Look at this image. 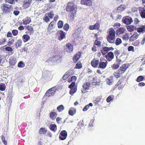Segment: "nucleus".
Instances as JSON below:
<instances>
[{"mask_svg": "<svg viewBox=\"0 0 145 145\" xmlns=\"http://www.w3.org/2000/svg\"><path fill=\"white\" fill-rule=\"evenodd\" d=\"M75 82H72L70 84V85L69 86V88H74V86H75Z\"/></svg>", "mask_w": 145, "mask_h": 145, "instance_id": "0e129e2a", "label": "nucleus"}, {"mask_svg": "<svg viewBox=\"0 0 145 145\" xmlns=\"http://www.w3.org/2000/svg\"><path fill=\"white\" fill-rule=\"evenodd\" d=\"M76 79H77V77L76 76H73L71 77V78L70 79V80H69L70 78H69V82H71V81H74V82L76 80Z\"/></svg>", "mask_w": 145, "mask_h": 145, "instance_id": "de8ad7c7", "label": "nucleus"}, {"mask_svg": "<svg viewBox=\"0 0 145 145\" xmlns=\"http://www.w3.org/2000/svg\"><path fill=\"white\" fill-rule=\"evenodd\" d=\"M6 88V85L4 83H1L0 84V90L4 91L5 90Z\"/></svg>", "mask_w": 145, "mask_h": 145, "instance_id": "7c9ffc66", "label": "nucleus"}, {"mask_svg": "<svg viewBox=\"0 0 145 145\" xmlns=\"http://www.w3.org/2000/svg\"><path fill=\"white\" fill-rule=\"evenodd\" d=\"M57 114L55 112H51L50 114V118L52 120H54L57 116Z\"/></svg>", "mask_w": 145, "mask_h": 145, "instance_id": "412c9836", "label": "nucleus"}, {"mask_svg": "<svg viewBox=\"0 0 145 145\" xmlns=\"http://www.w3.org/2000/svg\"><path fill=\"white\" fill-rule=\"evenodd\" d=\"M20 13V11L18 10H14L13 12L15 16H17Z\"/></svg>", "mask_w": 145, "mask_h": 145, "instance_id": "774afa93", "label": "nucleus"}, {"mask_svg": "<svg viewBox=\"0 0 145 145\" xmlns=\"http://www.w3.org/2000/svg\"><path fill=\"white\" fill-rule=\"evenodd\" d=\"M5 2L10 4H13L15 3L14 0H5Z\"/></svg>", "mask_w": 145, "mask_h": 145, "instance_id": "6e6d98bb", "label": "nucleus"}, {"mask_svg": "<svg viewBox=\"0 0 145 145\" xmlns=\"http://www.w3.org/2000/svg\"><path fill=\"white\" fill-rule=\"evenodd\" d=\"M145 26L142 25L137 28V31L138 33H143L145 31Z\"/></svg>", "mask_w": 145, "mask_h": 145, "instance_id": "5701e85b", "label": "nucleus"}, {"mask_svg": "<svg viewBox=\"0 0 145 145\" xmlns=\"http://www.w3.org/2000/svg\"><path fill=\"white\" fill-rule=\"evenodd\" d=\"M9 63L10 65H14L16 63V58L13 56H11L9 58Z\"/></svg>", "mask_w": 145, "mask_h": 145, "instance_id": "dca6fc26", "label": "nucleus"}, {"mask_svg": "<svg viewBox=\"0 0 145 145\" xmlns=\"http://www.w3.org/2000/svg\"><path fill=\"white\" fill-rule=\"evenodd\" d=\"M43 20L46 22H48L50 21L49 17L47 15H45L43 18Z\"/></svg>", "mask_w": 145, "mask_h": 145, "instance_id": "49530a36", "label": "nucleus"}, {"mask_svg": "<svg viewBox=\"0 0 145 145\" xmlns=\"http://www.w3.org/2000/svg\"><path fill=\"white\" fill-rule=\"evenodd\" d=\"M47 14H46V15ZM47 16L50 18L52 19L54 16V14L53 11H51L50 12H49L47 14Z\"/></svg>", "mask_w": 145, "mask_h": 145, "instance_id": "c85d7f7f", "label": "nucleus"}, {"mask_svg": "<svg viewBox=\"0 0 145 145\" xmlns=\"http://www.w3.org/2000/svg\"><path fill=\"white\" fill-rule=\"evenodd\" d=\"M12 33L13 35L16 36L18 34V31L17 30L14 29L12 31Z\"/></svg>", "mask_w": 145, "mask_h": 145, "instance_id": "603ef678", "label": "nucleus"}, {"mask_svg": "<svg viewBox=\"0 0 145 145\" xmlns=\"http://www.w3.org/2000/svg\"><path fill=\"white\" fill-rule=\"evenodd\" d=\"M64 106L62 105H61L57 107V109L59 112H61L64 110Z\"/></svg>", "mask_w": 145, "mask_h": 145, "instance_id": "72a5a7b5", "label": "nucleus"}, {"mask_svg": "<svg viewBox=\"0 0 145 145\" xmlns=\"http://www.w3.org/2000/svg\"><path fill=\"white\" fill-rule=\"evenodd\" d=\"M127 66L125 64L122 65L119 70L118 74H121L123 73L127 68Z\"/></svg>", "mask_w": 145, "mask_h": 145, "instance_id": "4468645a", "label": "nucleus"}, {"mask_svg": "<svg viewBox=\"0 0 145 145\" xmlns=\"http://www.w3.org/2000/svg\"><path fill=\"white\" fill-rule=\"evenodd\" d=\"M7 41V39L6 38H2L0 39V45H4Z\"/></svg>", "mask_w": 145, "mask_h": 145, "instance_id": "e433bc0d", "label": "nucleus"}, {"mask_svg": "<svg viewBox=\"0 0 145 145\" xmlns=\"http://www.w3.org/2000/svg\"><path fill=\"white\" fill-rule=\"evenodd\" d=\"M69 28V25L68 23H65L63 26V29L66 31H68Z\"/></svg>", "mask_w": 145, "mask_h": 145, "instance_id": "58836bf2", "label": "nucleus"}, {"mask_svg": "<svg viewBox=\"0 0 145 145\" xmlns=\"http://www.w3.org/2000/svg\"><path fill=\"white\" fill-rule=\"evenodd\" d=\"M66 46L69 50L70 51H72L73 47L72 45L70 43H67L66 44Z\"/></svg>", "mask_w": 145, "mask_h": 145, "instance_id": "ea45409f", "label": "nucleus"}, {"mask_svg": "<svg viewBox=\"0 0 145 145\" xmlns=\"http://www.w3.org/2000/svg\"><path fill=\"white\" fill-rule=\"evenodd\" d=\"M139 35L137 34V32H135L133 35L131 36L129 39V40L131 41L135 40L138 37Z\"/></svg>", "mask_w": 145, "mask_h": 145, "instance_id": "f3484780", "label": "nucleus"}, {"mask_svg": "<svg viewBox=\"0 0 145 145\" xmlns=\"http://www.w3.org/2000/svg\"><path fill=\"white\" fill-rule=\"evenodd\" d=\"M129 37V36L127 34H126L122 37L123 40H127Z\"/></svg>", "mask_w": 145, "mask_h": 145, "instance_id": "8fccbe9b", "label": "nucleus"}, {"mask_svg": "<svg viewBox=\"0 0 145 145\" xmlns=\"http://www.w3.org/2000/svg\"><path fill=\"white\" fill-rule=\"evenodd\" d=\"M125 31V29L123 28H120L118 29V33L119 34H121L123 33Z\"/></svg>", "mask_w": 145, "mask_h": 145, "instance_id": "3c124183", "label": "nucleus"}, {"mask_svg": "<svg viewBox=\"0 0 145 145\" xmlns=\"http://www.w3.org/2000/svg\"><path fill=\"white\" fill-rule=\"evenodd\" d=\"M1 140L3 143L5 145H6L7 144V142L6 140H5V138L4 136H1Z\"/></svg>", "mask_w": 145, "mask_h": 145, "instance_id": "864d4df0", "label": "nucleus"}, {"mask_svg": "<svg viewBox=\"0 0 145 145\" xmlns=\"http://www.w3.org/2000/svg\"><path fill=\"white\" fill-rule=\"evenodd\" d=\"M47 131V130L42 127H41L39 129V133L40 135L44 134H45Z\"/></svg>", "mask_w": 145, "mask_h": 145, "instance_id": "b1692460", "label": "nucleus"}, {"mask_svg": "<svg viewBox=\"0 0 145 145\" xmlns=\"http://www.w3.org/2000/svg\"><path fill=\"white\" fill-rule=\"evenodd\" d=\"M67 132L66 131H62L60 133L59 138L61 140H65L67 137Z\"/></svg>", "mask_w": 145, "mask_h": 145, "instance_id": "0eeeda50", "label": "nucleus"}, {"mask_svg": "<svg viewBox=\"0 0 145 145\" xmlns=\"http://www.w3.org/2000/svg\"><path fill=\"white\" fill-rule=\"evenodd\" d=\"M93 105L92 103H90L89 104L86 105L83 108V111H86L89 108V106H92Z\"/></svg>", "mask_w": 145, "mask_h": 145, "instance_id": "bb28decb", "label": "nucleus"}, {"mask_svg": "<svg viewBox=\"0 0 145 145\" xmlns=\"http://www.w3.org/2000/svg\"><path fill=\"white\" fill-rule=\"evenodd\" d=\"M69 77V76L65 73L62 78V79L63 80H65Z\"/></svg>", "mask_w": 145, "mask_h": 145, "instance_id": "e2e57ef3", "label": "nucleus"}, {"mask_svg": "<svg viewBox=\"0 0 145 145\" xmlns=\"http://www.w3.org/2000/svg\"><path fill=\"white\" fill-rule=\"evenodd\" d=\"M112 79L110 78H107L106 79V84L108 85H111L112 84Z\"/></svg>", "mask_w": 145, "mask_h": 145, "instance_id": "09e8293b", "label": "nucleus"}, {"mask_svg": "<svg viewBox=\"0 0 145 145\" xmlns=\"http://www.w3.org/2000/svg\"><path fill=\"white\" fill-rule=\"evenodd\" d=\"M99 63V60L94 58L91 61V65L93 67L96 68L98 67Z\"/></svg>", "mask_w": 145, "mask_h": 145, "instance_id": "6e6552de", "label": "nucleus"}, {"mask_svg": "<svg viewBox=\"0 0 145 145\" xmlns=\"http://www.w3.org/2000/svg\"><path fill=\"white\" fill-rule=\"evenodd\" d=\"M32 0H24L23 7L24 8H28L30 5Z\"/></svg>", "mask_w": 145, "mask_h": 145, "instance_id": "9b49d317", "label": "nucleus"}, {"mask_svg": "<svg viewBox=\"0 0 145 145\" xmlns=\"http://www.w3.org/2000/svg\"><path fill=\"white\" fill-rule=\"evenodd\" d=\"M112 68L113 70L117 69H118V64H114L112 66Z\"/></svg>", "mask_w": 145, "mask_h": 145, "instance_id": "052dcab7", "label": "nucleus"}, {"mask_svg": "<svg viewBox=\"0 0 145 145\" xmlns=\"http://www.w3.org/2000/svg\"><path fill=\"white\" fill-rule=\"evenodd\" d=\"M135 27L133 25H130L127 27V29L128 31L130 32H131L134 31Z\"/></svg>", "mask_w": 145, "mask_h": 145, "instance_id": "cd10ccee", "label": "nucleus"}, {"mask_svg": "<svg viewBox=\"0 0 145 145\" xmlns=\"http://www.w3.org/2000/svg\"><path fill=\"white\" fill-rule=\"evenodd\" d=\"M60 37H59L58 39L59 40H61L64 39L66 38V34L65 32L62 30H61L59 31Z\"/></svg>", "mask_w": 145, "mask_h": 145, "instance_id": "2eb2a0df", "label": "nucleus"}, {"mask_svg": "<svg viewBox=\"0 0 145 145\" xmlns=\"http://www.w3.org/2000/svg\"><path fill=\"white\" fill-rule=\"evenodd\" d=\"M125 8V6L123 5H121L119 7H118V10H121V11L124 9Z\"/></svg>", "mask_w": 145, "mask_h": 145, "instance_id": "5fc2aeb1", "label": "nucleus"}, {"mask_svg": "<svg viewBox=\"0 0 145 145\" xmlns=\"http://www.w3.org/2000/svg\"><path fill=\"white\" fill-rule=\"evenodd\" d=\"M99 40H95L94 42V44L95 45H97L99 47L101 46V42L98 41Z\"/></svg>", "mask_w": 145, "mask_h": 145, "instance_id": "c03bdc74", "label": "nucleus"}, {"mask_svg": "<svg viewBox=\"0 0 145 145\" xmlns=\"http://www.w3.org/2000/svg\"><path fill=\"white\" fill-rule=\"evenodd\" d=\"M118 78V72H115L113 74L112 76H110L109 78L114 80L117 79Z\"/></svg>", "mask_w": 145, "mask_h": 145, "instance_id": "a878e982", "label": "nucleus"}, {"mask_svg": "<svg viewBox=\"0 0 145 145\" xmlns=\"http://www.w3.org/2000/svg\"><path fill=\"white\" fill-rule=\"evenodd\" d=\"M1 8L4 14L9 13L13 10L12 5L5 3H4L2 5L1 7Z\"/></svg>", "mask_w": 145, "mask_h": 145, "instance_id": "7ed1b4c3", "label": "nucleus"}, {"mask_svg": "<svg viewBox=\"0 0 145 145\" xmlns=\"http://www.w3.org/2000/svg\"><path fill=\"white\" fill-rule=\"evenodd\" d=\"M31 22V18L29 17H27L23 20V23L24 25H27L29 24Z\"/></svg>", "mask_w": 145, "mask_h": 145, "instance_id": "a211bd4d", "label": "nucleus"}, {"mask_svg": "<svg viewBox=\"0 0 145 145\" xmlns=\"http://www.w3.org/2000/svg\"><path fill=\"white\" fill-rule=\"evenodd\" d=\"M82 67V63L80 61H78L76 64L75 68L76 69H80Z\"/></svg>", "mask_w": 145, "mask_h": 145, "instance_id": "473e14b6", "label": "nucleus"}, {"mask_svg": "<svg viewBox=\"0 0 145 145\" xmlns=\"http://www.w3.org/2000/svg\"><path fill=\"white\" fill-rule=\"evenodd\" d=\"M107 60L108 61H111L114 57V54L112 52H108L105 56Z\"/></svg>", "mask_w": 145, "mask_h": 145, "instance_id": "1a4fd4ad", "label": "nucleus"}, {"mask_svg": "<svg viewBox=\"0 0 145 145\" xmlns=\"http://www.w3.org/2000/svg\"><path fill=\"white\" fill-rule=\"evenodd\" d=\"M65 73L69 76L73 74L74 73V72L73 70H69Z\"/></svg>", "mask_w": 145, "mask_h": 145, "instance_id": "79ce46f5", "label": "nucleus"}, {"mask_svg": "<svg viewBox=\"0 0 145 145\" xmlns=\"http://www.w3.org/2000/svg\"><path fill=\"white\" fill-rule=\"evenodd\" d=\"M81 54V52H79L74 56L72 58V59L74 63H76L78 61L80 57Z\"/></svg>", "mask_w": 145, "mask_h": 145, "instance_id": "f8f14e48", "label": "nucleus"}, {"mask_svg": "<svg viewBox=\"0 0 145 145\" xmlns=\"http://www.w3.org/2000/svg\"><path fill=\"white\" fill-rule=\"evenodd\" d=\"M71 89L70 90L69 93L71 95H72L76 91L77 88L74 87V88Z\"/></svg>", "mask_w": 145, "mask_h": 145, "instance_id": "2f4dec72", "label": "nucleus"}, {"mask_svg": "<svg viewBox=\"0 0 145 145\" xmlns=\"http://www.w3.org/2000/svg\"><path fill=\"white\" fill-rule=\"evenodd\" d=\"M58 27L59 28H61L63 26V22L62 21L59 20L57 23Z\"/></svg>", "mask_w": 145, "mask_h": 145, "instance_id": "c9c22d12", "label": "nucleus"}, {"mask_svg": "<svg viewBox=\"0 0 145 145\" xmlns=\"http://www.w3.org/2000/svg\"><path fill=\"white\" fill-rule=\"evenodd\" d=\"M122 20L123 22L127 25L130 24L133 22L132 18L128 16L123 18Z\"/></svg>", "mask_w": 145, "mask_h": 145, "instance_id": "9d476101", "label": "nucleus"}, {"mask_svg": "<svg viewBox=\"0 0 145 145\" xmlns=\"http://www.w3.org/2000/svg\"><path fill=\"white\" fill-rule=\"evenodd\" d=\"M113 98L111 97V96H109L106 99V101L107 102L109 103L112 100Z\"/></svg>", "mask_w": 145, "mask_h": 145, "instance_id": "69168bd1", "label": "nucleus"}, {"mask_svg": "<svg viewBox=\"0 0 145 145\" xmlns=\"http://www.w3.org/2000/svg\"><path fill=\"white\" fill-rule=\"evenodd\" d=\"M14 41V39H13L10 38L9 39L7 45L8 46H10L12 44Z\"/></svg>", "mask_w": 145, "mask_h": 145, "instance_id": "c756f323", "label": "nucleus"}, {"mask_svg": "<svg viewBox=\"0 0 145 145\" xmlns=\"http://www.w3.org/2000/svg\"><path fill=\"white\" fill-rule=\"evenodd\" d=\"M22 41L21 39L18 40L15 43V46L16 48L20 47L22 45Z\"/></svg>", "mask_w": 145, "mask_h": 145, "instance_id": "4be33fe9", "label": "nucleus"}, {"mask_svg": "<svg viewBox=\"0 0 145 145\" xmlns=\"http://www.w3.org/2000/svg\"><path fill=\"white\" fill-rule=\"evenodd\" d=\"M22 38L24 42H25L30 39V37L28 35L25 34L23 36Z\"/></svg>", "mask_w": 145, "mask_h": 145, "instance_id": "aec40b11", "label": "nucleus"}, {"mask_svg": "<svg viewBox=\"0 0 145 145\" xmlns=\"http://www.w3.org/2000/svg\"><path fill=\"white\" fill-rule=\"evenodd\" d=\"M94 122V120H91L89 124V126L90 127H92L93 126V123Z\"/></svg>", "mask_w": 145, "mask_h": 145, "instance_id": "680f3d73", "label": "nucleus"}, {"mask_svg": "<svg viewBox=\"0 0 145 145\" xmlns=\"http://www.w3.org/2000/svg\"><path fill=\"white\" fill-rule=\"evenodd\" d=\"M100 25L98 23H96L94 25H90L89 27V28L90 30H99L100 28Z\"/></svg>", "mask_w": 145, "mask_h": 145, "instance_id": "ddd939ff", "label": "nucleus"}, {"mask_svg": "<svg viewBox=\"0 0 145 145\" xmlns=\"http://www.w3.org/2000/svg\"><path fill=\"white\" fill-rule=\"evenodd\" d=\"M78 125L81 128L84 126V124L83 122H80L78 123Z\"/></svg>", "mask_w": 145, "mask_h": 145, "instance_id": "338daca9", "label": "nucleus"}, {"mask_svg": "<svg viewBox=\"0 0 145 145\" xmlns=\"http://www.w3.org/2000/svg\"><path fill=\"white\" fill-rule=\"evenodd\" d=\"M54 22L53 21H52L50 24H49L48 25V31H50L51 29H52L53 28V25H54Z\"/></svg>", "mask_w": 145, "mask_h": 145, "instance_id": "f704fd0d", "label": "nucleus"}, {"mask_svg": "<svg viewBox=\"0 0 145 145\" xmlns=\"http://www.w3.org/2000/svg\"><path fill=\"white\" fill-rule=\"evenodd\" d=\"M91 84L90 83L87 82L84 83L82 86V88L81 89L82 92L85 93L88 92V90L89 89Z\"/></svg>", "mask_w": 145, "mask_h": 145, "instance_id": "20e7f679", "label": "nucleus"}, {"mask_svg": "<svg viewBox=\"0 0 145 145\" xmlns=\"http://www.w3.org/2000/svg\"><path fill=\"white\" fill-rule=\"evenodd\" d=\"M49 127L52 131L55 132L57 129V127L55 124H51L49 126Z\"/></svg>", "mask_w": 145, "mask_h": 145, "instance_id": "6ab92c4d", "label": "nucleus"}, {"mask_svg": "<svg viewBox=\"0 0 145 145\" xmlns=\"http://www.w3.org/2000/svg\"><path fill=\"white\" fill-rule=\"evenodd\" d=\"M77 8L74 3H68L66 8V11L68 12H71L70 15L71 17L74 18V15L76 14L77 12Z\"/></svg>", "mask_w": 145, "mask_h": 145, "instance_id": "f257e3e1", "label": "nucleus"}, {"mask_svg": "<svg viewBox=\"0 0 145 145\" xmlns=\"http://www.w3.org/2000/svg\"><path fill=\"white\" fill-rule=\"evenodd\" d=\"M143 79L144 78L142 76H140L137 78V81L138 82H140L142 81Z\"/></svg>", "mask_w": 145, "mask_h": 145, "instance_id": "4d7b16f0", "label": "nucleus"}, {"mask_svg": "<svg viewBox=\"0 0 145 145\" xmlns=\"http://www.w3.org/2000/svg\"><path fill=\"white\" fill-rule=\"evenodd\" d=\"M55 88V87H52L48 90L46 93V95L48 97L53 96L56 91Z\"/></svg>", "mask_w": 145, "mask_h": 145, "instance_id": "423d86ee", "label": "nucleus"}, {"mask_svg": "<svg viewBox=\"0 0 145 145\" xmlns=\"http://www.w3.org/2000/svg\"><path fill=\"white\" fill-rule=\"evenodd\" d=\"M86 2V3L84 5H86L87 6L89 7L91 6L92 5V1L91 0H87Z\"/></svg>", "mask_w": 145, "mask_h": 145, "instance_id": "a19ab883", "label": "nucleus"}, {"mask_svg": "<svg viewBox=\"0 0 145 145\" xmlns=\"http://www.w3.org/2000/svg\"><path fill=\"white\" fill-rule=\"evenodd\" d=\"M26 29L28 30L29 31H33V27L30 25L25 26Z\"/></svg>", "mask_w": 145, "mask_h": 145, "instance_id": "a18cd8bd", "label": "nucleus"}, {"mask_svg": "<svg viewBox=\"0 0 145 145\" xmlns=\"http://www.w3.org/2000/svg\"><path fill=\"white\" fill-rule=\"evenodd\" d=\"M25 66V64L22 61H20L18 65V66L20 68L24 67Z\"/></svg>", "mask_w": 145, "mask_h": 145, "instance_id": "37998d69", "label": "nucleus"}, {"mask_svg": "<svg viewBox=\"0 0 145 145\" xmlns=\"http://www.w3.org/2000/svg\"><path fill=\"white\" fill-rule=\"evenodd\" d=\"M5 50L6 51H8V52H12L13 51V49L12 48L9 46H7L5 48Z\"/></svg>", "mask_w": 145, "mask_h": 145, "instance_id": "13d9d810", "label": "nucleus"}, {"mask_svg": "<svg viewBox=\"0 0 145 145\" xmlns=\"http://www.w3.org/2000/svg\"><path fill=\"white\" fill-rule=\"evenodd\" d=\"M108 63V62L106 60L103 59V58H100L98 68L104 69L106 67Z\"/></svg>", "mask_w": 145, "mask_h": 145, "instance_id": "39448f33", "label": "nucleus"}, {"mask_svg": "<svg viewBox=\"0 0 145 145\" xmlns=\"http://www.w3.org/2000/svg\"><path fill=\"white\" fill-rule=\"evenodd\" d=\"M141 16L142 17L145 18V8H143V9L140 12Z\"/></svg>", "mask_w": 145, "mask_h": 145, "instance_id": "4c0bfd02", "label": "nucleus"}, {"mask_svg": "<svg viewBox=\"0 0 145 145\" xmlns=\"http://www.w3.org/2000/svg\"><path fill=\"white\" fill-rule=\"evenodd\" d=\"M108 30V33L106 37L107 39L109 42L114 43L115 39V31L113 28H109Z\"/></svg>", "mask_w": 145, "mask_h": 145, "instance_id": "f03ea898", "label": "nucleus"}, {"mask_svg": "<svg viewBox=\"0 0 145 145\" xmlns=\"http://www.w3.org/2000/svg\"><path fill=\"white\" fill-rule=\"evenodd\" d=\"M128 50L129 51H132L133 52H134V48L132 46H130L128 48Z\"/></svg>", "mask_w": 145, "mask_h": 145, "instance_id": "bf43d9fd", "label": "nucleus"}, {"mask_svg": "<svg viewBox=\"0 0 145 145\" xmlns=\"http://www.w3.org/2000/svg\"><path fill=\"white\" fill-rule=\"evenodd\" d=\"M76 112V110L74 108H71L69 111V115L72 116Z\"/></svg>", "mask_w": 145, "mask_h": 145, "instance_id": "393cba45", "label": "nucleus"}]
</instances>
